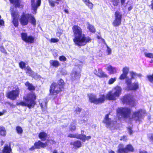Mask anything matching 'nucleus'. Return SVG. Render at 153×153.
I'll return each mask as SVG.
<instances>
[{
	"label": "nucleus",
	"instance_id": "obj_1",
	"mask_svg": "<svg viewBox=\"0 0 153 153\" xmlns=\"http://www.w3.org/2000/svg\"><path fill=\"white\" fill-rule=\"evenodd\" d=\"M72 29L75 36L73 41L76 45L79 46H84L91 41V39L90 37L85 36V35L82 33V30L79 27L74 26Z\"/></svg>",
	"mask_w": 153,
	"mask_h": 153
},
{
	"label": "nucleus",
	"instance_id": "obj_2",
	"mask_svg": "<svg viewBox=\"0 0 153 153\" xmlns=\"http://www.w3.org/2000/svg\"><path fill=\"white\" fill-rule=\"evenodd\" d=\"M36 99L35 95L31 93L28 94L27 96L25 98V102H21L19 104L23 106H27L29 108H33L36 104L35 102Z\"/></svg>",
	"mask_w": 153,
	"mask_h": 153
},
{
	"label": "nucleus",
	"instance_id": "obj_3",
	"mask_svg": "<svg viewBox=\"0 0 153 153\" xmlns=\"http://www.w3.org/2000/svg\"><path fill=\"white\" fill-rule=\"evenodd\" d=\"M117 115L119 119L128 118L131 113V109L127 108H118L117 110Z\"/></svg>",
	"mask_w": 153,
	"mask_h": 153
},
{
	"label": "nucleus",
	"instance_id": "obj_4",
	"mask_svg": "<svg viewBox=\"0 0 153 153\" xmlns=\"http://www.w3.org/2000/svg\"><path fill=\"white\" fill-rule=\"evenodd\" d=\"M29 19L31 21V23L33 25H36V21L34 18L29 14H23L20 19V21L21 25L23 26H25L28 24Z\"/></svg>",
	"mask_w": 153,
	"mask_h": 153
},
{
	"label": "nucleus",
	"instance_id": "obj_5",
	"mask_svg": "<svg viewBox=\"0 0 153 153\" xmlns=\"http://www.w3.org/2000/svg\"><path fill=\"white\" fill-rule=\"evenodd\" d=\"M88 96L89 101L91 103L96 104L102 103L104 102L105 100V95L104 94L100 95L98 98L93 94H90L88 95Z\"/></svg>",
	"mask_w": 153,
	"mask_h": 153
},
{
	"label": "nucleus",
	"instance_id": "obj_6",
	"mask_svg": "<svg viewBox=\"0 0 153 153\" xmlns=\"http://www.w3.org/2000/svg\"><path fill=\"white\" fill-rule=\"evenodd\" d=\"M62 91L61 87L57 84L54 83H52L50 89V94L51 95L56 96L59 93Z\"/></svg>",
	"mask_w": 153,
	"mask_h": 153
},
{
	"label": "nucleus",
	"instance_id": "obj_7",
	"mask_svg": "<svg viewBox=\"0 0 153 153\" xmlns=\"http://www.w3.org/2000/svg\"><path fill=\"white\" fill-rule=\"evenodd\" d=\"M146 111L142 109L134 112L132 117L136 121H140L144 116Z\"/></svg>",
	"mask_w": 153,
	"mask_h": 153
},
{
	"label": "nucleus",
	"instance_id": "obj_8",
	"mask_svg": "<svg viewBox=\"0 0 153 153\" xmlns=\"http://www.w3.org/2000/svg\"><path fill=\"white\" fill-rule=\"evenodd\" d=\"M21 38L24 41L30 43H32L34 42V37L30 35L28 36L26 33H21Z\"/></svg>",
	"mask_w": 153,
	"mask_h": 153
},
{
	"label": "nucleus",
	"instance_id": "obj_9",
	"mask_svg": "<svg viewBox=\"0 0 153 153\" xmlns=\"http://www.w3.org/2000/svg\"><path fill=\"white\" fill-rule=\"evenodd\" d=\"M108 114L105 115L103 122L106 124V127L113 129L116 122L112 121L111 119L108 118Z\"/></svg>",
	"mask_w": 153,
	"mask_h": 153
},
{
	"label": "nucleus",
	"instance_id": "obj_10",
	"mask_svg": "<svg viewBox=\"0 0 153 153\" xmlns=\"http://www.w3.org/2000/svg\"><path fill=\"white\" fill-rule=\"evenodd\" d=\"M19 90L18 88H16L12 91H10L7 94V97L12 100L15 99L19 96Z\"/></svg>",
	"mask_w": 153,
	"mask_h": 153
},
{
	"label": "nucleus",
	"instance_id": "obj_11",
	"mask_svg": "<svg viewBox=\"0 0 153 153\" xmlns=\"http://www.w3.org/2000/svg\"><path fill=\"white\" fill-rule=\"evenodd\" d=\"M73 80L79 79L80 76V69L77 66H76L74 68L71 74Z\"/></svg>",
	"mask_w": 153,
	"mask_h": 153
},
{
	"label": "nucleus",
	"instance_id": "obj_12",
	"mask_svg": "<svg viewBox=\"0 0 153 153\" xmlns=\"http://www.w3.org/2000/svg\"><path fill=\"white\" fill-rule=\"evenodd\" d=\"M121 100L123 103L128 104L131 105L134 102L133 97L130 95H125L122 99Z\"/></svg>",
	"mask_w": 153,
	"mask_h": 153
},
{
	"label": "nucleus",
	"instance_id": "obj_13",
	"mask_svg": "<svg viewBox=\"0 0 153 153\" xmlns=\"http://www.w3.org/2000/svg\"><path fill=\"white\" fill-rule=\"evenodd\" d=\"M41 0H37L36 3L35 2V0H31L32 9L33 10V13L35 14L36 13L37 7L40 5Z\"/></svg>",
	"mask_w": 153,
	"mask_h": 153
},
{
	"label": "nucleus",
	"instance_id": "obj_14",
	"mask_svg": "<svg viewBox=\"0 0 153 153\" xmlns=\"http://www.w3.org/2000/svg\"><path fill=\"white\" fill-rule=\"evenodd\" d=\"M105 99L109 100H115L117 98L112 91L108 92L105 96Z\"/></svg>",
	"mask_w": 153,
	"mask_h": 153
},
{
	"label": "nucleus",
	"instance_id": "obj_15",
	"mask_svg": "<svg viewBox=\"0 0 153 153\" xmlns=\"http://www.w3.org/2000/svg\"><path fill=\"white\" fill-rule=\"evenodd\" d=\"M26 69V73L27 75L32 76L36 79H38L40 77V76L37 75L36 74H35L29 67L27 66Z\"/></svg>",
	"mask_w": 153,
	"mask_h": 153
},
{
	"label": "nucleus",
	"instance_id": "obj_16",
	"mask_svg": "<svg viewBox=\"0 0 153 153\" xmlns=\"http://www.w3.org/2000/svg\"><path fill=\"white\" fill-rule=\"evenodd\" d=\"M112 91L115 95L118 98L122 93V89L120 86L117 85L113 88Z\"/></svg>",
	"mask_w": 153,
	"mask_h": 153
},
{
	"label": "nucleus",
	"instance_id": "obj_17",
	"mask_svg": "<svg viewBox=\"0 0 153 153\" xmlns=\"http://www.w3.org/2000/svg\"><path fill=\"white\" fill-rule=\"evenodd\" d=\"M94 72L96 75L100 77H108L107 75L105 74L102 70L100 69H98V70H95Z\"/></svg>",
	"mask_w": 153,
	"mask_h": 153
},
{
	"label": "nucleus",
	"instance_id": "obj_18",
	"mask_svg": "<svg viewBox=\"0 0 153 153\" xmlns=\"http://www.w3.org/2000/svg\"><path fill=\"white\" fill-rule=\"evenodd\" d=\"M106 69L108 71L110 74H114L117 72V70L116 68L113 67L107 64L105 65Z\"/></svg>",
	"mask_w": 153,
	"mask_h": 153
},
{
	"label": "nucleus",
	"instance_id": "obj_19",
	"mask_svg": "<svg viewBox=\"0 0 153 153\" xmlns=\"http://www.w3.org/2000/svg\"><path fill=\"white\" fill-rule=\"evenodd\" d=\"M10 3L13 4L16 7L22 8L23 4L20 0H9Z\"/></svg>",
	"mask_w": 153,
	"mask_h": 153
},
{
	"label": "nucleus",
	"instance_id": "obj_20",
	"mask_svg": "<svg viewBox=\"0 0 153 153\" xmlns=\"http://www.w3.org/2000/svg\"><path fill=\"white\" fill-rule=\"evenodd\" d=\"M39 102L42 111H45L47 108V100L46 99H40Z\"/></svg>",
	"mask_w": 153,
	"mask_h": 153
},
{
	"label": "nucleus",
	"instance_id": "obj_21",
	"mask_svg": "<svg viewBox=\"0 0 153 153\" xmlns=\"http://www.w3.org/2000/svg\"><path fill=\"white\" fill-rule=\"evenodd\" d=\"M34 145L36 149H39L41 148H44L47 146V142L43 143L40 141H38L35 142Z\"/></svg>",
	"mask_w": 153,
	"mask_h": 153
},
{
	"label": "nucleus",
	"instance_id": "obj_22",
	"mask_svg": "<svg viewBox=\"0 0 153 153\" xmlns=\"http://www.w3.org/2000/svg\"><path fill=\"white\" fill-rule=\"evenodd\" d=\"M77 138L79 139L83 142H85L86 140H88L90 139L91 137L90 136H86L84 134H80L78 135L76 137Z\"/></svg>",
	"mask_w": 153,
	"mask_h": 153
},
{
	"label": "nucleus",
	"instance_id": "obj_23",
	"mask_svg": "<svg viewBox=\"0 0 153 153\" xmlns=\"http://www.w3.org/2000/svg\"><path fill=\"white\" fill-rule=\"evenodd\" d=\"M126 150L125 148L124 147L123 144H120L118 146V149L117 150L118 153H126Z\"/></svg>",
	"mask_w": 153,
	"mask_h": 153
},
{
	"label": "nucleus",
	"instance_id": "obj_24",
	"mask_svg": "<svg viewBox=\"0 0 153 153\" xmlns=\"http://www.w3.org/2000/svg\"><path fill=\"white\" fill-rule=\"evenodd\" d=\"M71 144L73 145L75 149L79 148L82 146L81 142L79 141H76L74 142H72L71 143Z\"/></svg>",
	"mask_w": 153,
	"mask_h": 153
},
{
	"label": "nucleus",
	"instance_id": "obj_25",
	"mask_svg": "<svg viewBox=\"0 0 153 153\" xmlns=\"http://www.w3.org/2000/svg\"><path fill=\"white\" fill-rule=\"evenodd\" d=\"M49 62L51 65L55 68H57L60 65L59 62L57 60H51Z\"/></svg>",
	"mask_w": 153,
	"mask_h": 153
},
{
	"label": "nucleus",
	"instance_id": "obj_26",
	"mask_svg": "<svg viewBox=\"0 0 153 153\" xmlns=\"http://www.w3.org/2000/svg\"><path fill=\"white\" fill-rule=\"evenodd\" d=\"M11 151V149L10 146L6 145L4 147L2 152L3 153H10Z\"/></svg>",
	"mask_w": 153,
	"mask_h": 153
},
{
	"label": "nucleus",
	"instance_id": "obj_27",
	"mask_svg": "<svg viewBox=\"0 0 153 153\" xmlns=\"http://www.w3.org/2000/svg\"><path fill=\"white\" fill-rule=\"evenodd\" d=\"M14 12L12 11L11 12V15L13 18V23L15 27H17L18 25V22L17 19H16L15 16Z\"/></svg>",
	"mask_w": 153,
	"mask_h": 153
},
{
	"label": "nucleus",
	"instance_id": "obj_28",
	"mask_svg": "<svg viewBox=\"0 0 153 153\" xmlns=\"http://www.w3.org/2000/svg\"><path fill=\"white\" fill-rule=\"evenodd\" d=\"M87 28L92 33H94L95 32V29L94 26L90 24L89 22L87 23Z\"/></svg>",
	"mask_w": 153,
	"mask_h": 153
},
{
	"label": "nucleus",
	"instance_id": "obj_29",
	"mask_svg": "<svg viewBox=\"0 0 153 153\" xmlns=\"http://www.w3.org/2000/svg\"><path fill=\"white\" fill-rule=\"evenodd\" d=\"M47 134L44 132H41L39 133V137L42 141L46 140L47 138Z\"/></svg>",
	"mask_w": 153,
	"mask_h": 153
},
{
	"label": "nucleus",
	"instance_id": "obj_30",
	"mask_svg": "<svg viewBox=\"0 0 153 153\" xmlns=\"http://www.w3.org/2000/svg\"><path fill=\"white\" fill-rule=\"evenodd\" d=\"M139 87L138 84L137 82H134L129 87V89L131 90H136Z\"/></svg>",
	"mask_w": 153,
	"mask_h": 153
},
{
	"label": "nucleus",
	"instance_id": "obj_31",
	"mask_svg": "<svg viewBox=\"0 0 153 153\" xmlns=\"http://www.w3.org/2000/svg\"><path fill=\"white\" fill-rule=\"evenodd\" d=\"M121 23V20L115 18L112 24L113 26L115 27L118 26L120 25Z\"/></svg>",
	"mask_w": 153,
	"mask_h": 153
},
{
	"label": "nucleus",
	"instance_id": "obj_32",
	"mask_svg": "<svg viewBox=\"0 0 153 153\" xmlns=\"http://www.w3.org/2000/svg\"><path fill=\"white\" fill-rule=\"evenodd\" d=\"M86 5L89 8H92L93 7V4L89 1V0H82Z\"/></svg>",
	"mask_w": 153,
	"mask_h": 153
},
{
	"label": "nucleus",
	"instance_id": "obj_33",
	"mask_svg": "<svg viewBox=\"0 0 153 153\" xmlns=\"http://www.w3.org/2000/svg\"><path fill=\"white\" fill-rule=\"evenodd\" d=\"M25 85L27 87L28 89L30 90H33L35 89V87L31 84L28 82H27L25 83Z\"/></svg>",
	"mask_w": 153,
	"mask_h": 153
},
{
	"label": "nucleus",
	"instance_id": "obj_34",
	"mask_svg": "<svg viewBox=\"0 0 153 153\" xmlns=\"http://www.w3.org/2000/svg\"><path fill=\"white\" fill-rule=\"evenodd\" d=\"M76 129V123L75 122H72L69 126V129L71 131H73Z\"/></svg>",
	"mask_w": 153,
	"mask_h": 153
},
{
	"label": "nucleus",
	"instance_id": "obj_35",
	"mask_svg": "<svg viewBox=\"0 0 153 153\" xmlns=\"http://www.w3.org/2000/svg\"><path fill=\"white\" fill-rule=\"evenodd\" d=\"M126 150V153L129 152H133L134 151V149L131 145H128L125 147Z\"/></svg>",
	"mask_w": 153,
	"mask_h": 153
},
{
	"label": "nucleus",
	"instance_id": "obj_36",
	"mask_svg": "<svg viewBox=\"0 0 153 153\" xmlns=\"http://www.w3.org/2000/svg\"><path fill=\"white\" fill-rule=\"evenodd\" d=\"M6 134V131L4 128L3 127H0V135L4 136Z\"/></svg>",
	"mask_w": 153,
	"mask_h": 153
},
{
	"label": "nucleus",
	"instance_id": "obj_37",
	"mask_svg": "<svg viewBox=\"0 0 153 153\" xmlns=\"http://www.w3.org/2000/svg\"><path fill=\"white\" fill-rule=\"evenodd\" d=\"M113 2V4L114 5H117L120 2V0H111ZM126 0H121V3L122 4H123L125 3Z\"/></svg>",
	"mask_w": 153,
	"mask_h": 153
},
{
	"label": "nucleus",
	"instance_id": "obj_38",
	"mask_svg": "<svg viewBox=\"0 0 153 153\" xmlns=\"http://www.w3.org/2000/svg\"><path fill=\"white\" fill-rule=\"evenodd\" d=\"M115 18L121 21L122 16L119 12L117 11L115 12Z\"/></svg>",
	"mask_w": 153,
	"mask_h": 153
},
{
	"label": "nucleus",
	"instance_id": "obj_39",
	"mask_svg": "<svg viewBox=\"0 0 153 153\" xmlns=\"http://www.w3.org/2000/svg\"><path fill=\"white\" fill-rule=\"evenodd\" d=\"M48 2L50 5L52 7L55 6V3L59 4V2L55 1L53 0H48Z\"/></svg>",
	"mask_w": 153,
	"mask_h": 153
},
{
	"label": "nucleus",
	"instance_id": "obj_40",
	"mask_svg": "<svg viewBox=\"0 0 153 153\" xmlns=\"http://www.w3.org/2000/svg\"><path fill=\"white\" fill-rule=\"evenodd\" d=\"M117 79L116 77L111 78L108 81V84L109 85H111L113 84Z\"/></svg>",
	"mask_w": 153,
	"mask_h": 153
},
{
	"label": "nucleus",
	"instance_id": "obj_41",
	"mask_svg": "<svg viewBox=\"0 0 153 153\" xmlns=\"http://www.w3.org/2000/svg\"><path fill=\"white\" fill-rule=\"evenodd\" d=\"M16 130L17 133L19 134H22L23 132L22 128L20 126H17L16 128Z\"/></svg>",
	"mask_w": 153,
	"mask_h": 153
},
{
	"label": "nucleus",
	"instance_id": "obj_42",
	"mask_svg": "<svg viewBox=\"0 0 153 153\" xmlns=\"http://www.w3.org/2000/svg\"><path fill=\"white\" fill-rule=\"evenodd\" d=\"M129 70V68L128 67H125L123 68L122 70V71L123 73L127 75Z\"/></svg>",
	"mask_w": 153,
	"mask_h": 153
},
{
	"label": "nucleus",
	"instance_id": "obj_43",
	"mask_svg": "<svg viewBox=\"0 0 153 153\" xmlns=\"http://www.w3.org/2000/svg\"><path fill=\"white\" fill-rule=\"evenodd\" d=\"M131 79H127V78L126 79V83L127 84L128 87L129 89V87H130V86L131 85Z\"/></svg>",
	"mask_w": 153,
	"mask_h": 153
},
{
	"label": "nucleus",
	"instance_id": "obj_44",
	"mask_svg": "<svg viewBox=\"0 0 153 153\" xmlns=\"http://www.w3.org/2000/svg\"><path fill=\"white\" fill-rule=\"evenodd\" d=\"M58 84L59 87H61V88H62L64 84L63 80L62 79H60L58 81Z\"/></svg>",
	"mask_w": 153,
	"mask_h": 153
},
{
	"label": "nucleus",
	"instance_id": "obj_45",
	"mask_svg": "<svg viewBox=\"0 0 153 153\" xmlns=\"http://www.w3.org/2000/svg\"><path fill=\"white\" fill-rule=\"evenodd\" d=\"M144 55L145 56L148 58H153V53H145Z\"/></svg>",
	"mask_w": 153,
	"mask_h": 153
},
{
	"label": "nucleus",
	"instance_id": "obj_46",
	"mask_svg": "<svg viewBox=\"0 0 153 153\" xmlns=\"http://www.w3.org/2000/svg\"><path fill=\"white\" fill-rule=\"evenodd\" d=\"M19 65L20 68L22 69L24 68H25V62L22 61L19 63Z\"/></svg>",
	"mask_w": 153,
	"mask_h": 153
},
{
	"label": "nucleus",
	"instance_id": "obj_47",
	"mask_svg": "<svg viewBox=\"0 0 153 153\" xmlns=\"http://www.w3.org/2000/svg\"><path fill=\"white\" fill-rule=\"evenodd\" d=\"M130 76L131 77V79L135 78L136 76H137V74L134 72H133L131 71L130 72Z\"/></svg>",
	"mask_w": 153,
	"mask_h": 153
},
{
	"label": "nucleus",
	"instance_id": "obj_48",
	"mask_svg": "<svg viewBox=\"0 0 153 153\" xmlns=\"http://www.w3.org/2000/svg\"><path fill=\"white\" fill-rule=\"evenodd\" d=\"M147 78L148 80L151 82L153 83V74L152 75H148Z\"/></svg>",
	"mask_w": 153,
	"mask_h": 153
},
{
	"label": "nucleus",
	"instance_id": "obj_49",
	"mask_svg": "<svg viewBox=\"0 0 153 153\" xmlns=\"http://www.w3.org/2000/svg\"><path fill=\"white\" fill-rule=\"evenodd\" d=\"M59 59L61 61L64 62L66 61L67 59L64 56H59Z\"/></svg>",
	"mask_w": 153,
	"mask_h": 153
},
{
	"label": "nucleus",
	"instance_id": "obj_50",
	"mask_svg": "<svg viewBox=\"0 0 153 153\" xmlns=\"http://www.w3.org/2000/svg\"><path fill=\"white\" fill-rule=\"evenodd\" d=\"M106 45L107 48L106 50V51L107 53H108V54H111V49L106 44Z\"/></svg>",
	"mask_w": 153,
	"mask_h": 153
},
{
	"label": "nucleus",
	"instance_id": "obj_51",
	"mask_svg": "<svg viewBox=\"0 0 153 153\" xmlns=\"http://www.w3.org/2000/svg\"><path fill=\"white\" fill-rule=\"evenodd\" d=\"M127 76V74L123 73L120 77L119 79L121 80L123 79L126 78Z\"/></svg>",
	"mask_w": 153,
	"mask_h": 153
},
{
	"label": "nucleus",
	"instance_id": "obj_52",
	"mask_svg": "<svg viewBox=\"0 0 153 153\" xmlns=\"http://www.w3.org/2000/svg\"><path fill=\"white\" fill-rule=\"evenodd\" d=\"M62 30L60 29H59L58 30V32L56 33V35L58 36H59L61 35V34H62Z\"/></svg>",
	"mask_w": 153,
	"mask_h": 153
},
{
	"label": "nucleus",
	"instance_id": "obj_53",
	"mask_svg": "<svg viewBox=\"0 0 153 153\" xmlns=\"http://www.w3.org/2000/svg\"><path fill=\"white\" fill-rule=\"evenodd\" d=\"M59 39L56 38H52L51 40V42H56L59 41Z\"/></svg>",
	"mask_w": 153,
	"mask_h": 153
},
{
	"label": "nucleus",
	"instance_id": "obj_54",
	"mask_svg": "<svg viewBox=\"0 0 153 153\" xmlns=\"http://www.w3.org/2000/svg\"><path fill=\"white\" fill-rule=\"evenodd\" d=\"M127 137L125 136H123L120 138V140H123V141H126L127 140Z\"/></svg>",
	"mask_w": 153,
	"mask_h": 153
},
{
	"label": "nucleus",
	"instance_id": "obj_55",
	"mask_svg": "<svg viewBox=\"0 0 153 153\" xmlns=\"http://www.w3.org/2000/svg\"><path fill=\"white\" fill-rule=\"evenodd\" d=\"M87 122V120H85V119H83L82 120H79V123L80 124H82L83 123H85V122Z\"/></svg>",
	"mask_w": 153,
	"mask_h": 153
},
{
	"label": "nucleus",
	"instance_id": "obj_56",
	"mask_svg": "<svg viewBox=\"0 0 153 153\" xmlns=\"http://www.w3.org/2000/svg\"><path fill=\"white\" fill-rule=\"evenodd\" d=\"M148 137L150 140L153 141V134H148Z\"/></svg>",
	"mask_w": 153,
	"mask_h": 153
},
{
	"label": "nucleus",
	"instance_id": "obj_57",
	"mask_svg": "<svg viewBox=\"0 0 153 153\" xmlns=\"http://www.w3.org/2000/svg\"><path fill=\"white\" fill-rule=\"evenodd\" d=\"M53 54L54 57H56L57 56V51L55 50H53Z\"/></svg>",
	"mask_w": 153,
	"mask_h": 153
},
{
	"label": "nucleus",
	"instance_id": "obj_58",
	"mask_svg": "<svg viewBox=\"0 0 153 153\" xmlns=\"http://www.w3.org/2000/svg\"><path fill=\"white\" fill-rule=\"evenodd\" d=\"M81 109H80V108H76V110H75V111L76 112V113L77 114H78V113L80 112V111H81Z\"/></svg>",
	"mask_w": 153,
	"mask_h": 153
},
{
	"label": "nucleus",
	"instance_id": "obj_59",
	"mask_svg": "<svg viewBox=\"0 0 153 153\" xmlns=\"http://www.w3.org/2000/svg\"><path fill=\"white\" fill-rule=\"evenodd\" d=\"M78 135H75L72 134H69L68 136V137H75L77 138V137Z\"/></svg>",
	"mask_w": 153,
	"mask_h": 153
},
{
	"label": "nucleus",
	"instance_id": "obj_60",
	"mask_svg": "<svg viewBox=\"0 0 153 153\" xmlns=\"http://www.w3.org/2000/svg\"><path fill=\"white\" fill-rule=\"evenodd\" d=\"M35 149H36L35 147V146H33L31 147L29 149V150L31 151H32L34 150Z\"/></svg>",
	"mask_w": 153,
	"mask_h": 153
},
{
	"label": "nucleus",
	"instance_id": "obj_61",
	"mask_svg": "<svg viewBox=\"0 0 153 153\" xmlns=\"http://www.w3.org/2000/svg\"><path fill=\"white\" fill-rule=\"evenodd\" d=\"M128 131L129 133L130 134H131L132 133H133L132 131L131 130V128H129L128 129Z\"/></svg>",
	"mask_w": 153,
	"mask_h": 153
},
{
	"label": "nucleus",
	"instance_id": "obj_62",
	"mask_svg": "<svg viewBox=\"0 0 153 153\" xmlns=\"http://www.w3.org/2000/svg\"><path fill=\"white\" fill-rule=\"evenodd\" d=\"M150 7L153 10V1L152 2L151 5H150Z\"/></svg>",
	"mask_w": 153,
	"mask_h": 153
},
{
	"label": "nucleus",
	"instance_id": "obj_63",
	"mask_svg": "<svg viewBox=\"0 0 153 153\" xmlns=\"http://www.w3.org/2000/svg\"><path fill=\"white\" fill-rule=\"evenodd\" d=\"M52 153H58L57 151L56 150H54Z\"/></svg>",
	"mask_w": 153,
	"mask_h": 153
},
{
	"label": "nucleus",
	"instance_id": "obj_64",
	"mask_svg": "<svg viewBox=\"0 0 153 153\" xmlns=\"http://www.w3.org/2000/svg\"><path fill=\"white\" fill-rule=\"evenodd\" d=\"M108 152L109 153H115L114 151L111 150H109L108 151Z\"/></svg>",
	"mask_w": 153,
	"mask_h": 153
}]
</instances>
